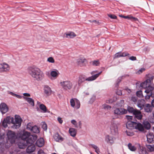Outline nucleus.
<instances>
[{
	"label": "nucleus",
	"instance_id": "f257e3e1",
	"mask_svg": "<svg viewBox=\"0 0 154 154\" xmlns=\"http://www.w3.org/2000/svg\"><path fill=\"white\" fill-rule=\"evenodd\" d=\"M29 74L35 80L38 81H41L45 77L43 72L39 68L29 67L28 68Z\"/></svg>",
	"mask_w": 154,
	"mask_h": 154
},
{
	"label": "nucleus",
	"instance_id": "f03ea898",
	"mask_svg": "<svg viewBox=\"0 0 154 154\" xmlns=\"http://www.w3.org/2000/svg\"><path fill=\"white\" fill-rule=\"evenodd\" d=\"M136 109H134L132 107L128 106L127 109L123 108H116L113 111V114L115 116L114 119L118 118L119 116L126 114L128 111L133 114Z\"/></svg>",
	"mask_w": 154,
	"mask_h": 154
},
{
	"label": "nucleus",
	"instance_id": "7ed1b4c3",
	"mask_svg": "<svg viewBox=\"0 0 154 154\" xmlns=\"http://www.w3.org/2000/svg\"><path fill=\"white\" fill-rule=\"evenodd\" d=\"M151 81L149 79H147L144 82L141 83L140 86L142 88L146 89L145 92L147 94L145 96V98L149 99L152 95V91L153 88L151 85Z\"/></svg>",
	"mask_w": 154,
	"mask_h": 154
},
{
	"label": "nucleus",
	"instance_id": "20e7f679",
	"mask_svg": "<svg viewBox=\"0 0 154 154\" xmlns=\"http://www.w3.org/2000/svg\"><path fill=\"white\" fill-rule=\"evenodd\" d=\"M102 71H100L98 74H96L94 75L86 78V76L84 75H79L78 80V85L79 86H81L82 83L85 81H93L96 79L101 74Z\"/></svg>",
	"mask_w": 154,
	"mask_h": 154
},
{
	"label": "nucleus",
	"instance_id": "39448f33",
	"mask_svg": "<svg viewBox=\"0 0 154 154\" xmlns=\"http://www.w3.org/2000/svg\"><path fill=\"white\" fill-rule=\"evenodd\" d=\"M11 123L13 124L11 126V127L14 129H17L19 128L21 126L22 120L20 117L18 116H15V120L13 117H10Z\"/></svg>",
	"mask_w": 154,
	"mask_h": 154
},
{
	"label": "nucleus",
	"instance_id": "423d86ee",
	"mask_svg": "<svg viewBox=\"0 0 154 154\" xmlns=\"http://www.w3.org/2000/svg\"><path fill=\"white\" fill-rule=\"evenodd\" d=\"M110 129L111 133L114 135H116L118 132L117 123L114 120H112L111 122Z\"/></svg>",
	"mask_w": 154,
	"mask_h": 154
},
{
	"label": "nucleus",
	"instance_id": "0eeeda50",
	"mask_svg": "<svg viewBox=\"0 0 154 154\" xmlns=\"http://www.w3.org/2000/svg\"><path fill=\"white\" fill-rule=\"evenodd\" d=\"M7 135L8 139L11 143L13 144L15 143L16 136L14 131H9L7 133Z\"/></svg>",
	"mask_w": 154,
	"mask_h": 154
},
{
	"label": "nucleus",
	"instance_id": "6e6552de",
	"mask_svg": "<svg viewBox=\"0 0 154 154\" xmlns=\"http://www.w3.org/2000/svg\"><path fill=\"white\" fill-rule=\"evenodd\" d=\"M60 84L62 88L65 90L70 89L72 87V83L69 81H64L60 82Z\"/></svg>",
	"mask_w": 154,
	"mask_h": 154
},
{
	"label": "nucleus",
	"instance_id": "1a4fd4ad",
	"mask_svg": "<svg viewBox=\"0 0 154 154\" xmlns=\"http://www.w3.org/2000/svg\"><path fill=\"white\" fill-rule=\"evenodd\" d=\"M71 106L72 107L76 109H79L80 106V102L76 98H72L70 100Z\"/></svg>",
	"mask_w": 154,
	"mask_h": 154
},
{
	"label": "nucleus",
	"instance_id": "9d476101",
	"mask_svg": "<svg viewBox=\"0 0 154 154\" xmlns=\"http://www.w3.org/2000/svg\"><path fill=\"white\" fill-rule=\"evenodd\" d=\"M37 136L36 135H31L30 134L26 140V142H27V145L30 144H33L37 140Z\"/></svg>",
	"mask_w": 154,
	"mask_h": 154
},
{
	"label": "nucleus",
	"instance_id": "9b49d317",
	"mask_svg": "<svg viewBox=\"0 0 154 154\" xmlns=\"http://www.w3.org/2000/svg\"><path fill=\"white\" fill-rule=\"evenodd\" d=\"M8 110V108L7 105L4 103H2L0 104V111L2 114L7 112Z\"/></svg>",
	"mask_w": 154,
	"mask_h": 154
},
{
	"label": "nucleus",
	"instance_id": "f8f14e48",
	"mask_svg": "<svg viewBox=\"0 0 154 154\" xmlns=\"http://www.w3.org/2000/svg\"><path fill=\"white\" fill-rule=\"evenodd\" d=\"M133 115L134 116V118L135 119L138 120L141 119L143 117L141 112L137 109L134 112Z\"/></svg>",
	"mask_w": 154,
	"mask_h": 154
},
{
	"label": "nucleus",
	"instance_id": "ddd939ff",
	"mask_svg": "<svg viewBox=\"0 0 154 154\" xmlns=\"http://www.w3.org/2000/svg\"><path fill=\"white\" fill-rule=\"evenodd\" d=\"M17 145L20 149L25 148L27 146L26 140H21L18 142Z\"/></svg>",
	"mask_w": 154,
	"mask_h": 154
},
{
	"label": "nucleus",
	"instance_id": "4468645a",
	"mask_svg": "<svg viewBox=\"0 0 154 154\" xmlns=\"http://www.w3.org/2000/svg\"><path fill=\"white\" fill-rule=\"evenodd\" d=\"M44 93L47 96L50 95L52 92L51 88L48 85H45L44 88Z\"/></svg>",
	"mask_w": 154,
	"mask_h": 154
},
{
	"label": "nucleus",
	"instance_id": "2eb2a0df",
	"mask_svg": "<svg viewBox=\"0 0 154 154\" xmlns=\"http://www.w3.org/2000/svg\"><path fill=\"white\" fill-rule=\"evenodd\" d=\"M136 122H131L130 121H128L126 123V128L130 130H132L134 129L135 123Z\"/></svg>",
	"mask_w": 154,
	"mask_h": 154
},
{
	"label": "nucleus",
	"instance_id": "dca6fc26",
	"mask_svg": "<svg viewBox=\"0 0 154 154\" xmlns=\"http://www.w3.org/2000/svg\"><path fill=\"white\" fill-rule=\"evenodd\" d=\"M10 69V67L8 64L5 63H2V72H6Z\"/></svg>",
	"mask_w": 154,
	"mask_h": 154
},
{
	"label": "nucleus",
	"instance_id": "f3484780",
	"mask_svg": "<svg viewBox=\"0 0 154 154\" xmlns=\"http://www.w3.org/2000/svg\"><path fill=\"white\" fill-rule=\"evenodd\" d=\"M10 119V116H8L4 119L2 123V125L4 128H6L8 126L7 124H9L11 122Z\"/></svg>",
	"mask_w": 154,
	"mask_h": 154
},
{
	"label": "nucleus",
	"instance_id": "a211bd4d",
	"mask_svg": "<svg viewBox=\"0 0 154 154\" xmlns=\"http://www.w3.org/2000/svg\"><path fill=\"white\" fill-rule=\"evenodd\" d=\"M26 149V152L28 153L33 152L35 149V146L33 144H29Z\"/></svg>",
	"mask_w": 154,
	"mask_h": 154
},
{
	"label": "nucleus",
	"instance_id": "6ab92c4d",
	"mask_svg": "<svg viewBox=\"0 0 154 154\" xmlns=\"http://www.w3.org/2000/svg\"><path fill=\"white\" fill-rule=\"evenodd\" d=\"M145 112L147 113H151L152 110V107L149 104H146L144 107Z\"/></svg>",
	"mask_w": 154,
	"mask_h": 154
},
{
	"label": "nucleus",
	"instance_id": "aec40b11",
	"mask_svg": "<svg viewBox=\"0 0 154 154\" xmlns=\"http://www.w3.org/2000/svg\"><path fill=\"white\" fill-rule=\"evenodd\" d=\"M115 138L113 136H111L109 135H107L105 138L106 141L108 143L112 144L114 142V140Z\"/></svg>",
	"mask_w": 154,
	"mask_h": 154
},
{
	"label": "nucleus",
	"instance_id": "412c9836",
	"mask_svg": "<svg viewBox=\"0 0 154 154\" xmlns=\"http://www.w3.org/2000/svg\"><path fill=\"white\" fill-rule=\"evenodd\" d=\"M147 141L148 143H152L154 141V135L151 133H149L146 135Z\"/></svg>",
	"mask_w": 154,
	"mask_h": 154
},
{
	"label": "nucleus",
	"instance_id": "4be33fe9",
	"mask_svg": "<svg viewBox=\"0 0 154 154\" xmlns=\"http://www.w3.org/2000/svg\"><path fill=\"white\" fill-rule=\"evenodd\" d=\"M134 129H137L139 131H143L144 130L143 125L140 123H137L136 122L135 123Z\"/></svg>",
	"mask_w": 154,
	"mask_h": 154
},
{
	"label": "nucleus",
	"instance_id": "5701e85b",
	"mask_svg": "<svg viewBox=\"0 0 154 154\" xmlns=\"http://www.w3.org/2000/svg\"><path fill=\"white\" fill-rule=\"evenodd\" d=\"M29 135H30V133L27 131L23 132V134L20 136L21 140H26Z\"/></svg>",
	"mask_w": 154,
	"mask_h": 154
},
{
	"label": "nucleus",
	"instance_id": "b1692460",
	"mask_svg": "<svg viewBox=\"0 0 154 154\" xmlns=\"http://www.w3.org/2000/svg\"><path fill=\"white\" fill-rule=\"evenodd\" d=\"M145 103V100L143 99H141L138 100L137 106L138 107L140 108V110L144 108L145 106L144 104Z\"/></svg>",
	"mask_w": 154,
	"mask_h": 154
},
{
	"label": "nucleus",
	"instance_id": "393cba45",
	"mask_svg": "<svg viewBox=\"0 0 154 154\" xmlns=\"http://www.w3.org/2000/svg\"><path fill=\"white\" fill-rule=\"evenodd\" d=\"M36 145L39 147H41L43 146L44 144V139L41 138L37 140L35 143Z\"/></svg>",
	"mask_w": 154,
	"mask_h": 154
},
{
	"label": "nucleus",
	"instance_id": "a878e982",
	"mask_svg": "<svg viewBox=\"0 0 154 154\" xmlns=\"http://www.w3.org/2000/svg\"><path fill=\"white\" fill-rule=\"evenodd\" d=\"M139 154H147V152L145 147L141 146H139Z\"/></svg>",
	"mask_w": 154,
	"mask_h": 154
},
{
	"label": "nucleus",
	"instance_id": "bb28decb",
	"mask_svg": "<svg viewBox=\"0 0 154 154\" xmlns=\"http://www.w3.org/2000/svg\"><path fill=\"white\" fill-rule=\"evenodd\" d=\"M76 36V35L73 32H70L68 33H65L63 35L64 37H66L68 38H73Z\"/></svg>",
	"mask_w": 154,
	"mask_h": 154
},
{
	"label": "nucleus",
	"instance_id": "cd10ccee",
	"mask_svg": "<svg viewBox=\"0 0 154 154\" xmlns=\"http://www.w3.org/2000/svg\"><path fill=\"white\" fill-rule=\"evenodd\" d=\"M59 72L58 70L56 69H54L51 72L50 75L54 78H56L59 75Z\"/></svg>",
	"mask_w": 154,
	"mask_h": 154
},
{
	"label": "nucleus",
	"instance_id": "c85d7f7f",
	"mask_svg": "<svg viewBox=\"0 0 154 154\" xmlns=\"http://www.w3.org/2000/svg\"><path fill=\"white\" fill-rule=\"evenodd\" d=\"M23 98L30 105L32 106H34V100L32 99L26 97H23Z\"/></svg>",
	"mask_w": 154,
	"mask_h": 154
},
{
	"label": "nucleus",
	"instance_id": "c756f323",
	"mask_svg": "<svg viewBox=\"0 0 154 154\" xmlns=\"http://www.w3.org/2000/svg\"><path fill=\"white\" fill-rule=\"evenodd\" d=\"M54 138L56 141H62L63 140V138L59 134H57L55 135L54 137Z\"/></svg>",
	"mask_w": 154,
	"mask_h": 154
},
{
	"label": "nucleus",
	"instance_id": "7c9ffc66",
	"mask_svg": "<svg viewBox=\"0 0 154 154\" xmlns=\"http://www.w3.org/2000/svg\"><path fill=\"white\" fill-rule=\"evenodd\" d=\"M69 132L70 135L73 137L75 136L76 134V131L75 129L70 128L69 129Z\"/></svg>",
	"mask_w": 154,
	"mask_h": 154
},
{
	"label": "nucleus",
	"instance_id": "2f4dec72",
	"mask_svg": "<svg viewBox=\"0 0 154 154\" xmlns=\"http://www.w3.org/2000/svg\"><path fill=\"white\" fill-rule=\"evenodd\" d=\"M86 61V59L84 57H81L77 60V64L80 66H82V64H83Z\"/></svg>",
	"mask_w": 154,
	"mask_h": 154
},
{
	"label": "nucleus",
	"instance_id": "473e14b6",
	"mask_svg": "<svg viewBox=\"0 0 154 154\" xmlns=\"http://www.w3.org/2000/svg\"><path fill=\"white\" fill-rule=\"evenodd\" d=\"M31 131L35 133H39L40 132L39 128L36 125L34 126H33Z\"/></svg>",
	"mask_w": 154,
	"mask_h": 154
},
{
	"label": "nucleus",
	"instance_id": "72a5a7b5",
	"mask_svg": "<svg viewBox=\"0 0 154 154\" xmlns=\"http://www.w3.org/2000/svg\"><path fill=\"white\" fill-rule=\"evenodd\" d=\"M126 76H128V75H124L122 76L119 77L118 78L117 80L116 83L115 85L116 87H117L119 86V84L120 82L122 81L123 77H125Z\"/></svg>",
	"mask_w": 154,
	"mask_h": 154
},
{
	"label": "nucleus",
	"instance_id": "f704fd0d",
	"mask_svg": "<svg viewBox=\"0 0 154 154\" xmlns=\"http://www.w3.org/2000/svg\"><path fill=\"white\" fill-rule=\"evenodd\" d=\"M143 124L144 128H145V129L149 130L150 128V124L147 121L144 122L143 123Z\"/></svg>",
	"mask_w": 154,
	"mask_h": 154
},
{
	"label": "nucleus",
	"instance_id": "c9c22d12",
	"mask_svg": "<svg viewBox=\"0 0 154 154\" xmlns=\"http://www.w3.org/2000/svg\"><path fill=\"white\" fill-rule=\"evenodd\" d=\"M40 109L44 113H45L47 112V108L46 106L43 104H42L39 106Z\"/></svg>",
	"mask_w": 154,
	"mask_h": 154
},
{
	"label": "nucleus",
	"instance_id": "e433bc0d",
	"mask_svg": "<svg viewBox=\"0 0 154 154\" xmlns=\"http://www.w3.org/2000/svg\"><path fill=\"white\" fill-rule=\"evenodd\" d=\"M89 146H91L94 148L95 150V152L98 154H99V152H100V150L99 148L97 146L93 144H90Z\"/></svg>",
	"mask_w": 154,
	"mask_h": 154
},
{
	"label": "nucleus",
	"instance_id": "4c0bfd02",
	"mask_svg": "<svg viewBox=\"0 0 154 154\" xmlns=\"http://www.w3.org/2000/svg\"><path fill=\"white\" fill-rule=\"evenodd\" d=\"M128 146L129 149L132 151H134L136 149V148L134 146H132L131 143H128Z\"/></svg>",
	"mask_w": 154,
	"mask_h": 154
},
{
	"label": "nucleus",
	"instance_id": "58836bf2",
	"mask_svg": "<svg viewBox=\"0 0 154 154\" xmlns=\"http://www.w3.org/2000/svg\"><path fill=\"white\" fill-rule=\"evenodd\" d=\"M136 95L138 97L140 98H142L143 97L142 94V92L141 91H137L136 92Z\"/></svg>",
	"mask_w": 154,
	"mask_h": 154
},
{
	"label": "nucleus",
	"instance_id": "ea45409f",
	"mask_svg": "<svg viewBox=\"0 0 154 154\" xmlns=\"http://www.w3.org/2000/svg\"><path fill=\"white\" fill-rule=\"evenodd\" d=\"M92 65L94 66H98L100 65V62L99 60H95L92 61Z\"/></svg>",
	"mask_w": 154,
	"mask_h": 154
},
{
	"label": "nucleus",
	"instance_id": "a19ab883",
	"mask_svg": "<svg viewBox=\"0 0 154 154\" xmlns=\"http://www.w3.org/2000/svg\"><path fill=\"white\" fill-rule=\"evenodd\" d=\"M121 52L120 51L116 53L114 56V59L118 58L121 57Z\"/></svg>",
	"mask_w": 154,
	"mask_h": 154
},
{
	"label": "nucleus",
	"instance_id": "79ce46f5",
	"mask_svg": "<svg viewBox=\"0 0 154 154\" xmlns=\"http://www.w3.org/2000/svg\"><path fill=\"white\" fill-rule=\"evenodd\" d=\"M130 56V54L126 52H121V57H125L126 56L129 57Z\"/></svg>",
	"mask_w": 154,
	"mask_h": 154
},
{
	"label": "nucleus",
	"instance_id": "37998d69",
	"mask_svg": "<svg viewBox=\"0 0 154 154\" xmlns=\"http://www.w3.org/2000/svg\"><path fill=\"white\" fill-rule=\"evenodd\" d=\"M33 127V126H32V124L30 123H29L27 125L26 128L27 129L31 131Z\"/></svg>",
	"mask_w": 154,
	"mask_h": 154
},
{
	"label": "nucleus",
	"instance_id": "c03bdc74",
	"mask_svg": "<svg viewBox=\"0 0 154 154\" xmlns=\"http://www.w3.org/2000/svg\"><path fill=\"white\" fill-rule=\"evenodd\" d=\"M42 128L44 131H46L47 128V126L45 122H43Z\"/></svg>",
	"mask_w": 154,
	"mask_h": 154
},
{
	"label": "nucleus",
	"instance_id": "a18cd8bd",
	"mask_svg": "<svg viewBox=\"0 0 154 154\" xmlns=\"http://www.w3.org/2000/svg\"><path fill=\"white\" fill-rule=\"evenodd\" d=\"M96 100V97L94 95H93L91 98L90 100L89 101V103H92Z\"/></svg>",
	"mask_w": 154,
	"mask_h": 154
},
{
	"label": "nucleus",
	"instance_id": "49530a36",
	"mask_svg": "<svg viewBox=\"0 0 154 154\" xmlns=\"http://www.w3.org/2000/svg\"><path fill=\"white\" fill-rule=\"evenodd\" d=\"M145 69L143 68H141L140 69L138 70L137 72L136 73L137 74H140L142 73L143 71L145 70Z\"/></svg>",
	"mask_w": 154,
	"mask_h": 154
},
{
	"label": "nucleus",
	"instance_id": "de8ad7c7",
	"mask_svg": "<svg viewBox=\"0 0 154 154\" xmlns=\"http://www.w3.org/2000/svg\"><path fill=\"white\" fill-rule=\"evenodd\" d=\"M108 15L109 17L112 19H116L117 18V16L114 14H109Z\"/></svg>",
	"mask_w": 154,
	"mask_h": 154
},
{
	"label": "nucleus",
	"instance_id": "09e8293b",
	"mask_svg": "<svg viewBox=\"0 0 154 154\" xmlns=\"http://www.w3.org/2000/svg\"><path fill=\"white\" fill-rule=\"evenodd\" d=\"M147 147L150 151H152L154 150L153 147L150 145H147Z\"/></svg>",
	"mask_w": 154,
	"mask_h": 154
},
{
	"label": "nucleus",
	"instance_id": "8fccbe9b",
	"mask_svg": "<svg viewBox=\"0 0 154 154\" xmlns=\"http://www.w3.org/2000/svg\"><path fill=\"white\" fill-rule=\"evenodd\" d=\"M103 108L104 109H110L111 108V106H110L109 105H108L106 104H104L103 105Z\"/></svg>",
	"mask_w": 154,
	"mask_h": 154
},
{
	"label": "nucleus",
	"instance_id": "3c124183",
	"mask_svg": "<svg viewBox=\"0 0 154 154\" xmlns=\"http://www.w3.org/2000/svg\"><path fill=\"white\" fill-rule=\"evenodd\" d=\"M48 61L50 63H54V60L53 58L51 57H50L48 59Z\"/></svg>",
	"mask_w": 154,
	"mask_h": 154
},
{
	"label": "nucleus",
	"instance_id": "603ef678",
	"mask_svg": "<svg viewBox=\"0 0 154 154\" xmlns=\"http://www.w3.org/2000/svg\"><path fill=\"white\" fill-rule=\"evenodd\" d=\"M131 100L134 103L136 102L137 100V97H136L132 96L131 97Z\"/></svg>",
	"mask_w": 154,
	"mask_h": 154
},
{
	"label": "nucleus",
	"instance_id": "864d4df0",
	"mask_svg": "<svg viewBox=\"0 0 154 154\" xmlns=\"http://www.w3.org/2000/svg\"><path fill=\"white\" fill-rule=\"evenodd\" d=\"M71 123L74 125L75 127H77V125L76 122L75 120H72L71 121Z\"/></svg>",
	"mask_w": 154,
	"mask_h": 154
},
{
	"label": "nucleus",
	"instance_id": "5fc2aeb1",
	"mask_svg": "<svg viewBox=\"0 0 154 154\" xmlns=\"http://www.w3.org/2000/svg\"><path fill=\"white\" fill-rule=\"evenodd\" d=\"M126 117L128 120H129V121H130V120L132 119L133 117L132 116L126 115Z\"/></svg>",
	"mask_w": 154,
	"mask_h": 154
},
{
	"label": "nucleus",
	"instance_id": "6e6d98bb",
	"mask_svg": "<svg viewBox=\"0 0 154 154\" xmlns=\"http://www.w3.org/2000/svg\"><path fill=\"white\" fill-rule=\"evenodd\" d=\"M120 17H121L122 18H124L125 19H128L130 20V16H124L122 15H120Z\"/></svg>",
	"mask_w": 154,
	"mask_h": 154
},
{
	"label": "nucleus",
	"instance_id": "4d7b16f0",
	"mask_svg": "<svg viewBox=\"0 0 154 154\" xmlns=\"http://www.w3.org/2000/svg\"><path fill=\"white\" fill-rule=\"evenodd\" d=\"M130 20L132 21H138V19L137 18L135 17H133L132 16H131L130 17Z\"/></svg>",
	"mask_w": 154,
	"mask_h": 154
},
{
	"label": "nucleus",
	"instance_id": "13d9d810",
	"mask_svg": "<svg viewBox=\"0 0 154 154\" xmlns=\"http://www.w3.org/2000/svg\"><path fill=\"white\" fill-rule=\"evenodd\" d=\"M129 59L132 61H134L136 60V57L135 56H131L129 57Z\"/></svg>",
	"mask_w": 154,
	"mask_h": 154
},
{
	"label": "nucleus",
	"instance_id": "bf43d9fd",
	"mask_svg": "<svg viewBox=\"0 0 154 154\" xmlns=\"http://www.w3.org/2000/svg\"><path fill=\"white\" fill-rule=\"evenodd\" d=\"M57 120L58 122H59L61 124L63 123V121L62 119L61 118H58L57 119Z\"/></svg>",
	"mask_w": 154,
	"mask_h": 154
},
{
	"label": "nucleus",
	"instance_id": "052dcab7",
	"mask_svg": "<svg viewBox=\"0 0 154 154\" xmlns=\"http://www.w3.org/2000/svg\"><path fill=\"white\" fill-rule=\"evenodd\" d=\"M97 70H95L94 71H93L91 72V74L92 75H94L96 74H98L99 73H97Z\"/></svg>",
	"mask_w": 154,
	"mask_h": 154
},
{
	"label": "nucleus",
	"instance_id": "680f3d73",
	"mask_svg": "<svg viewBox=\"0 0 154 154\" xmlns=\"http://www.w3.org/2000/svg\"><path fill=\"white\" fill-rule=\"evenodd\" d=\"M116 93L117 94L120 95L122 94V91L120 90H117L116 91Z\"/></svg>",
	"mask_w": 154,
	"mask_h": 154
},
{
	"label": "nucleus",
	"instance_id": "e2e57ef3",
	"mask_svg": "<svg viewBox=\"0 0 154 154\" xmlns=\"http://www.w3.org/2000/svg\"><path fill=\"white\" fill-rule=\"evenodd\" d=\"M14 96H15V97H17V98H19V99H21L22 97V96H21L19 95H18V94H15Z\"/></svg>",
	"mask_w": 154,
	"mask_h": 154
},
{
	"label": "nucleus",
	"instance_id": "0e129e2a",
	"mask_svg": "<svg viewBox=\"0 0 154 154\" xmlns=\"http://www.w3.org/2000/svg\"><path fill=\"white\" fill-rule=\"evenodd\" d=\"M23 95L26 97H30V94L27 93H24L23 94Z\"/></svg>",
	"mask_w": 154,
	"mask_h": 154
},
{
	"label": "nucleus",
	"instance_id": "69168bd1",
	"mask_svg": "<svg viewBox=\"0 0 154 154\" xmlns=\"http://www.w3.org/2000/svg\"><path fill=\"white\" fill-rule=\"evenodd\" d=\"M151 105H152V106L154 107V99H153L152 101Z\"/></svg>",
	"mask_w": 154,
	"mask_h": 154
},
{
	"label": "nucleus",
	"instance_id": "338daca9",
	"mask_svg": "<svg viewBox=\"0 0 154 154\" xmlns=\"http://www.w3.org/2000/svg\"><path fill=\"white\" fill-rule=\"evenodd\" d=\"M82 125V123L81 121H79V125L80 127V128H81Z\"/></svg>",
	"mask_w": 154,
	"mask_h": 154
},
{
	"label": "nucleus",
	"instance_id": "774afa93",
	"mask_svg": "<svg viewBox=\"0 0 154 154\" xmlns=\"http://www.w3.org/2000/svg\"><path fill=\"white\" fill-rule=\"evenodd\" d=\"M9 93L10 94H11V95H12L14 96L15 94L13 93V92H10Z\"/></svg>",
	"mask_w": 154,
	"mask_h": 154
}]
</instances>
